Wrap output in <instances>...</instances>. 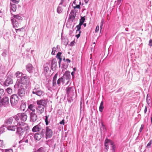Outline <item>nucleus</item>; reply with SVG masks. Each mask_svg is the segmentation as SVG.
<instances>
[{
  "label": "nucleus",
  "instance_id": "9d476101",
  "mask_svg": "<svg viewBox=\"0 0 152 152\" xmlns=\"http://www.w3.org/2000/svg\"><path fill=\"white\" fill-rule=\"evenodd\" d=\"M20 88L18 90V94L20 96H23L25 93V89L27 88H26L25 87H22L19 88Z\"/></svg>",
  "mask_w": 152,
  "mask_h": 152
},
{
  "label": "nucleus",
  "instance_id": "6ab92c4d",
  "mask_svg": "<svg viewBox=\"0 0 152 152\" xmlns=\"http://www.w3.org/2000/svg\"><path fill=\"white\" fill-rule=\"evenodd\" d=\"M34 69L32 65L29 64L26 66V69L29 73H32Z\"/></svg>",
  "mask_w": 152,
  "mask_h": 152
},
{
  "label": "nucleus",
  "instance_id": "603ef678",
  "mask_svg": "<svg viewBox=\"0 0 152 152\" xmlns=\"http://www.w3.org/2000/svg\"><path fill=\"white\" fill-rule=\"evenodd\" d=\"M56 80H53V86H54L56 85Z\"/></svg>",
  "mask_w": 152,
  "mask_h": 152
},
{
  "label": "nucleus",
  "instance_id": "4d7b16f0",
  "mask_svg": "<svg viewBox=\"0 0 152 152\" xmlns=\"http://www.w3.org/2000/svg\"><path fill=\"white\" fill-rule=\"evenodd\" d=\"M23 29V28H22L20 29H16V32H17L18 31H21V30Z\"/></svg>",
  "mask_w": 152,
  "mask_h": 152
},
{
  "label": "nucleus",
  "instance_id": "cd10ccee",
  "mask_svg": "<svg viewBox=\"0 0 152 152\" xmlns=\"http://www.w3.org/2000/svg\"><path fill=\"white\" fill-rule=\"evenodd\" d=\"M22 73L20 72L19 71H18L16 72L15 75L17 78H19L20 77H21L22 76Z\"/></svg>",
  "mask_w": 152,
  "mask_h": 152
},
{
  "label": "nucleus",
  "instance_id": "052dcab7",
  "mask_svg": "<svg viewBox=\"0 0 152 152\" xmlns=\"http://www.w3.org/2000/svg\"><path fill=\"white\" fill-rule=\"evenodd\" d=\"M66 61H67L68 63H70L71 62L70 60L69 59H66Z\"/></svg>",
  "mask_w": 152,
  "mask_h": 152
},
{
  "label": "nucleus",
  "instance_id": "ddd939ff",
  "mask_svg": "<svg viewBox=\"0 0 152 152\" xmlns=\"http://www.w3.org/2000/svg\"><path fill=\"white\" fill-rule=\"evenodd\" d=\"M30 118L32 121L35 122L37 119V117L36 114L33 112L30 113Z\"/></svg>",
  "mask_w": 152,
  "mask_h": 152
},
{
  "label": "nucleus",
  "instance_id": "c9c22d12",
  "mask_svg": "<svg viewBox=\"0 0 152 152\" xmlns=\"http://www.w3.org/2000/svg\"><path fill=\"white\" fill-rule=\"evenodd\" d=\"M66 0H61V2L60 3L59 5L63 4V6H65V1Z\"/></svg>",
  "mask_w": 152,
  "mask_h": 152
},
{
  "label": "nucleus",
  "instance_id": "dca6fc26",
  "mask_svg": "<svg viewBox=\"0 0 152 152\" xmlns=\"http://www.w3.org/2000/svg\"><path fill=\"white\" fill-rule=\"evenodd\" d=\"M25 131V129L23 128L18 127L17 128V132L20 135H23Z\"/></svg>",
  "mask_w": 152,
  "mask_h": 152
},
{
  "label": "nucleus",
  "instance_id": "2eb2a0df",
  "mask_svg": "<svg viewBox=\"0 0 152 152\" xmlns=\"http://www.w3.org/2000/svg\"><path fill=\"white\" fill-rule=\"evenodd\" d=\"M44 134V133H42V132H41V133H36L34 134V138L35 140H39L43 137Z\"/></svg>",
  "mask_w": 152,
  "mask_h": 152
},
{
  "label": "nucleus",
  "instance_id": "f3484780",
  "mask_svg": "<svg viewBox=\"0 0 152 152\" xmlns=\"http://www.w3.org/2000/svg\"><path fill=\"white\" fill-rule=\"evenodd\" d=\"M81 26L79 24L77 25L76 26L77 28V30L76 31V33L77 34L78 33V34L76 35L75 36L77 37V38L78 39L79 38V37L80 36V34L81 32V31L80 30V29L81 28Z\"/></svg>",
  "mask_w": 152,
  "mask_h": 152
},
{
  "label": "nucleus",
  "instance_id": "72a5a7b5",
  "mask_svg": "<svg viewBox=\"0 0 152 152\" xmlns=\"http://www.w3.org/2000/svg\"><path fill=\"white\" fill-rule=\"evenodd\" d=\"M62 8L60 7V5L58 7L57 9V12L58 13H61L62 12Z\"/></svg>",
  "mask_w": 152,
  "mask_h": 152
},
{
  "label": "nucleus",
  "instance_id": "79ce46f5",
  "mask_svg": "<svg viewBox=\"0 0 152 152\" xmlns=\"http://www.w3.org/2000/svg\"><path fill=\"white\" fill-rule=\"evenodd\" d=\"M4 145H3V141H0V149H1L2 148L3 146Z\"/></svg>",
  "mask_w": 152,
  "mask_h": 152
},
{
  "label": "nucleus",
  "instance_id": "aec40b11",
  "mask_svg": "<svg viewBox=\"0 0 152 152\" xmlns=\"http://www.w3.org/2000/svg\"><path fill=\"white\" fill-rule=\"evenodd\" d=\"M21 119L23 121H26L27 118V115L25 113H20Z\"/></svg>",
  "mask_w": 152,
  "mask_h": 152
},
{
  "label": "nucleus",
  "instance_id": "20e7f679",
  "mask_svg": "<svg viewBox=\"0 0 152 152\" xmlns=\"http://www.w3.org/2000/svg\"><path fill=\"white\" fill-rule=\"evenodd\" d=\"M32 93L40 97L43 96L44 94V92L42 91L39 90L38 87H36L33 89Z\"/></svg>",
  "mask_w": 152,
  "mask_h": 152
},
{
  "label": "nucleus",
  "instance_id": "b1692460",
  "mask_svg": "<svg viewBox=\"0 0 152 152\" xmlns=\"http://www.w3.org/2000/svg\"><path fill=\"white\" fill-rule=\"evenodd\" d=\"M16 129V125L15 126H8L7 128V129L9 130H11L12 131H14Z\"/></svg>",
  "mask_w": 152,
  "mask_h": 152
},
{
  "label": "nucleus",
  "instance_id": "8fccbe9b",
  "mask_svg": "<svg viewBox=\"0 0 152 152\" xmlns=\"http://www.w3.org/2000/svg\"><path fill=\"white\" fill-rule=\"evenodd\" d=\"M11 1L12 2L16 3H18L19 1L20 0H11Z\"/></svg>",
  "mask_w": 152,
  "mask_h": 152
},
{
  "label": "nucleus",
  "instance_id": "393cba45",
  "mask_svg": "<svg viewBox=\"0 0 152 152\" xmlns=\"http://www.w3.org/2000/svg\"><path fill=\"white\" fill-rule=\"evenodd\" d=\"M28 108L33 112H34L35 111L34 106L33 104H30L28 107Z\"/></svg>",
  "mask_w": 152,
  "mask_h": 152
},
{
  "label": "nucleus",
  "instance_id": "a878e982",
  "mask_svg": "<svg viewBox=\"0 0 152 152\" xmlns=\"http://www.w3.org/2000/svg\"><path fill=\"white\" fill-rule=\"evenodd\" d=\"M57 61L56 59H53L52 63L51 66L52 67H55L56 66Z\"/></svg>",
  "mask_w": 152,
  "mask_h": 152
},
{
  "label": "nucleus",
  "instance_id": "864d4df0",
  "mask_svg": "<svg viewBox=\"0 0 152 152\" xmlns=\"http://www.w3.org/2000/svg\"><path fill=\"white\" fill-rule=\"evenodd\" d=\"M25 139H23L22 140H20L19 142V143H23L24 142H25Z\"/></svg>",
  "mask_w": 152,
  "mask_h": 152
},
{
  "label": "nucleus",
  "instance_id": "1a4fd4ad",
  "mask_svg": "<svg viewBox=\"0 0 152 152\" xmlns=\"http://www.w3.org/2000/svg\"><path fill=\"white\" fill-rule=\"evenodd\" d=\"M45 106H43L38 105L37 108V112L39 115L41 114L44 112V107Z\"/></svg>",
  "mask_w": 152,
  "mask_h": 152
},
{
  "label": "nucleus",
  "instance_id": "a18cd8bd",
  "mask_svg": "<svg viewBox=\"0 0 152 152\" xmlns=\"http://www.w3.org/2000/svg\"><path fill=\"white\" fill-rule=\"evenodd\" d=\"M99 30V26H97L96 27L95 30V32H98Z\"/></svg>",
  "mask_w": 152,
  "mask_h": 152
},
{
  "label": "nucleus",
  "instance_id": "de8ad7c7",
  "mask_svg": "<svg viewBox=\"0 0 152 152\" xmlns=\"http://www.w3.org/2000/svg\"><path fill=\"white\" fill-rule=\"evenodd\" d=\"M149 45L151 47L152 46V40L151 39L149 42Z\"/></svg>",
  "mask_w": 152,
  "mask_h": 152
},
{
  "label": "nucleus",
  "instance_id": "680f3d73",
  "mask_svg": "<svg viewBox=\"0 0 152 152\" xmlns=\"http://www.w3.org/2000/svg\"><path fill=\"white\" fill-rule=\"evenodd\" d=\"M55 51H54L53 49V50L52 52V54L53 55H55Z\"/></svg>",
  "mask_w": 152,
  "mask_h": 152
},
{
  "label": "nucleus",
  "instance_id": "c756f323",
  "mask_svg": "<svg viewBox=\"0 0 152 152\" xmlns=\"http://www.w3.org/2000/svg\"><path fill=\"white\" fill-rule=\"evenodd\" d=\"M104 108L103 106V102L102 101L99 107V110L100 112H102Z\"/></svg>",
  "mask_w": 152,
  "mask_h": 152
},
{
  "label": "nucleus",
  "instance_id": "37998d69",
  "mask_svg": "<svg viewBox=\"0 0 152 152\" xmlns=\"http://www.w3.org/2000/svg\"><path fill=\"white\" fill-rule=\"evenodd\" d=\"M5 152H13V151L12 149H7L5 150Z\"/></svg>",
  "mask_w": 152,
  "mask_h": 152
},
{
  "label": "nucleus",
  "instance_id": "774afa93",
  "mask_svg": "<svg viewBox=\"0 0 152 152\" xmlns=\"http://www.w3.org/2000/svg\"><path fill=\"white\" fill-rule=\"evenodd\" d=\"M83 25L84 27H86V23H83Z\"/></svg>",
  "mask_w": 152,
  "mask_h": 152
},
{
  "label": "nucleus",
  "instance_id": "0e129e2a",
  "mask_svg": "<svg viewBox=\"0 0 152 152\" xmlns=\"http://www.w3.org/2000/svg\"><path fill=\"white\" fill-rule=\"evenodd\" d=\"M71 74L72 75V76L73 77H74V74H75V72H72L71 73Z\"/></svg>",
  "mask_w": 152,
  "mask_h": 152
},
{
  "label": "nucleus",
  "instance_id": "f704fd0d",
  "mask_svg": "<svg viewBox=\"0 0 152 152\" xmlns=\"http://www.w3.org/2000/svg\"><path fill=\"white\" fill-rule=\"evenodd\" d=\"M37 152H45V151L44 148H40L37 151Z\"/></svg>",
  "mask_w": 152,
  "mask_h": 152
},
{
  "label": "nucleus",
  "instance_id": "423d86ee",
  "mask_svg": "<svg viewBox=\"0 0 152 152\" xmlns=\"http://www.w3.org/2000/svg\"><path fill=\"white\" fill-rule=\"evenodd\" d=\"M53 133L52 130L50 127H46L45 132L46 138L47 139L51 137L52 136Z\"/></svg>",
  "mask_w": 152,
  "mask_h": 152
},
{
  "label": "nucleus",
  "instance_id": "6e6d98bb",
  "mask_svg": "<svg viewBox=\"0 0 152 152\" xmlns=\"http://www.w3.org/2000/svg\"><path fill=\"white\" fill-rule=\"evenodd\" d=\"M3 14L2 13L1 10H0V18H3Z\"/></svg>",
  "mask_w": 152,
  "mask_h": 152
},
{
  "label": "nucleus",
  "instance_id": "f8f14e48",
  "mask_svg": "<svg viewBox=\"0 0 152 152\" xmlns=\"http://www.w3.org/2000/svg\"><path fill=\"white\" fill-rule=\"evenodd\" d=\"M13 81L12 79L8 77H7V79L4 83V84L6 86H8L10 84H12Z\"/></svg>",
  "mask_w": 152,
  "mask_h": 152
},
{
  "label": "nucleus",
  "instance_id": "5fc2aeb1",
  "mask_svg": "<svg viewBox=\"0 0 152 152\" xmlns=\"http://www.w3.org/2000/svg\"><path fill=\"white\" fill-rule=\"evenodd\" d=\"M143 128V125H141V127L140 128V132H141L142 131V129Z\"/></svg>",
  "mask_w": 152,
  "mask_h": 152
},
{
  "label": "nucleus",
  "instance_id": "58836bf2",
  "mask_svg": "<svg viewBox=\"0 0 152 152\" xmlns=\"http://www.w3.org/2000/svg\"><path fill=\"white\" fill-rule=\"evenodd\" d=\"M13 17L14 18L18 19H21V17L18 15H14Z\"/></svg>",
  "mask_w": 152,
  "mask_h": 152
},
{
  "label": "nucleus",
  "instance_id": "a19ab883",
  "mask_svg": "<svg viewBox=\"0 0 152 152\" xmlns=\"http://www.w3.org/2000/svg\"><path fill=\"white\" fill-rule=\"evenodd\" d=\"M80 20V21L79 25L81 26L83 24L85 20Z\"/></svg>",
  "mask_w": 152,
  "mask_h": 152
},
{
  "label": "nucleus",
  "instance_id": "09e8293b",
  "mask_svg": "<svg viewBox=\"0 0 152 152\" xmlns=\"http://www.w3.org/2000/svg\"><path fill=\"white\" fill-rule=\"evenodd\" d=\"M65 121L64 119H63L62 120V121H60L59 123L60 124H63V125H64V122Z\"/></svg>",
  "mask_w": 152,
  "mask_h": 152
},
{
  "label": "nucleus",
  "instance_id": "c03bdc74",
  "mask_svg": "<svg viewBox=\"0 0 152 152\" xmlns=\"http://www.w3.org/2000/svg\"><path fill=\"white\" fill-rule=\"evenodd\" d=\"M45 121L46 123V124L47 125L48 124V117L47 116H45Z\"/></svg>",
  "mask_w": 152,
  "mask_h": 152
},
{
  "label": "nucleus",
  "instance_id": "bf43d9fd",
  "mask_svg": "<svg viewBox=\"0 0 152 152\" xmlns=\"http://www.w3.org/2000/svg\"><path fill=\"white\" fill-rule=\"evenodd\" d=\"M147 111V108L146 107H145V108L144 110V112L145 113Z\"/></svg>",
  "mask_w": 152,
  "mask_h": 152
},
{
  "label": "nucleus",
  "instance_id": "412c9836",
  "mask_svg": "<svg viewBox=\"0 0 152 152\" xmlns=\"http://www.w3.org/2000/svg\"><path fill=\"white\" fill-rule=\"evenodd\" d=\"M10 11L15 12L16 9V5L15 4L10 3Z\"/></svg>",
  "mask_w": 152,
  "mask_h": 152
},
{
  "label": "nucleus",
  "instance_id": "39448f33",
  "mask_svg": "<svg viewBox=\"0 0 152 152\" xmlns=\"http://www.w3.org/2000/svg\"><path fill=\"white\" fill-rule=\"evenodd\" d=\"M112 145V147L113 150L114 149V145L113 142L110 140L108 139H106L105 140L104 145L105 146V148L107 150L108 148V145Z\"/></svg>",
  "mask_w": 152,
  "mask_h": 152
},
{
  "label": "nucleus",
  "instance_id": "9b49d317",
  "mask_svg": "<svg viewBox=\"0 0 152 152\" xmlns=\"http://www.w3.org/2000/svg\"><path fill=\"white\" fill-rule=\"evenodd\" d=\"M72 7L73 8V10L75 11L76 12H79L81 9L80 6L79 4H72Z\"/></svg>",
  "mask_w": 152,
  "mask_h": 152
},
{
  "label": "nucleus",
  "instance_id": "4468645a",
  "mask_svg": "<svg viewBox=\"0 0 152 152\" xmlns=\"http://www.w3.org/2000/svg\"><path fill=\"white\" fill-rule=\"evenodd\" d=\"M66 79L62 76L58 80L57 84L59 86H60V83L61 82L63 84L66 85L67 83H66Z\"/></svg>",
  "mask_w": 152,
  "mask_h": 152
},
{
  "label": "nucleus",
  "instance_id": "a211bd4d",
  "mask_svg": "<svg viewBox=\"0 0 152 152\" xmlns=\"http://www.w3.org/2000/svg\"><path fill=\"white\" fill-rule=\"evenodd\" d=\"M75 11L72 10L70 12L69 15V19H74L75 18L76 15V13Z\"/></svg>",
  "mask_w": 152,
  "mask_h": 152
},
{
  "label": "nucleus",
  "instance_id": "338daca9",
  "mask_svg": "<svg viewBox=\"0 0 152 152\" xmlns=\"http://www.w3.org/2000/svg\"><path fill=\"white\" fill-rule=\"evenodd\" d=\"M85 16L81 17V19H85Z\"/></svg>",
  "mask_w": 152,
  "mask_h": 152
},
{
  "label": "nucleus",
  "instance_id": "f03ea898",
  "mask_svg": "<svg viewBox=\"0 0 152 152\" xmlns=\"http://www.w3.org/2000/svg\"><path fill=\"white\" fill-rule=\"evenodd\" d=\"M18 86L19 88L25 87L27 88L28 85L27 84V79L26 77H22L21 79L18 81Z\"/></svg>",
  "mask_w": 152,
  "mask_h": 152
},
{
  "label": "nucleus",
  "instance_id": "7c9ffc66",
  "mask_svg": "<svg viewBox=\"0 0 152 152\" xmlns=\"http://www.w3.org/2000/svg\"><path fill=\"white\" fill-rule=\"evenodd\" d=\"M26 105L25 104H22L20 105V108L21 110L23 111L25 110Z\"/></svg>",
  "mask_w": 152,
  "mask_h": 152
},
{
  "label": "nucleus",
  "instance_id": "e2e57ef3",
  "mask_svg": "<svg viewBox=\"0 0 152 152\" xmlns=\"http://www.w3.org/2000/svg\"><path fill=\"white\" fill-rule=\"evenodd\" d=\"M58 59L59 60V61L58 63H59V66H60V63L61 61L62 58H60V59Z\"/></svg>",
  "mask_w": 152,
  "mask_h": 152
},
{
  "label": "nucleus",
  "instance_id": "c85d7f7f",
  "mask_svg": "<svg viewBox=\"0 0 152 152\" xmlns=\"http://www.w3.org/2000/svg\"><path fill=\"white\" fill-rule=\"evenodd\" d=\"M73 4L80 5L81 4V1L80 0H75L72 3Z\"/></svg>",
  "mask_w": 152,
  "mask_h": 152
},
{
  "label": "nucleus",
  "instance_id": "4be33fe9",
  "mask_svg": "<svg viewBox=\"0 0 152 152\" xmlns=\"http://www.w3.org/2000/svg\"><path fill=\"white\" fill-rule=\"evenodd\" d=\"M13 117H11L7 119L5 121L6 124L9 125L11 124L13 121Z\"/></svg>",
  "mask_w": 152,
  "mask_h": 152
},
{
  "label": "nucleus",
  "instance_id": "69168bd1",
  "mask_svg": "<svg viewBox=\"0 0 152 152\" xmlns=\"http://www.w3.org/2000/svg\"><path fill=\"white\" fill-rule=\"evenodd\" d=\"M25 142L26 143H28V139H25Z\"/></svg>",
  "mask_w": 152,
  "mask_h": 152
},
{
  "label": "nucleus",
  "instance_id": "4c0bfd02",
  "mask_svg": "<svg viewBox=\"0 0 152 152\" xmlns=\"http://www.w3.org/2000/svg\"><path fill=\"white\" fill-rule=\"evenodd\" d=\"M122 0H118L117 1H115V4L116 5H119L121 2Z\"/></svg>",
  "mask_w": 152,
  "mask_h": 152
},
{
  "label": "nucleus",
  "instance_id": "ea45409f",
  "mask_svg": "<svg viewBox=\"0 0 152 152\" xmlns=\"http://www.w3.org/2000/svg\"><path fill=\"white\" fill-rule=\"evenodd\" d=\"M61 53L59 52L56 55V57L60 59V58H61Z\"/></svg>",
  "mask_w": 152,
  "mask_h": 152
},
{
  "label": "nucleus",
  "instance_id": "13d9d810",
  "mask_svg": "<svg viewBox=\"0 0 152 152\" xmlns=\"http://www.w3.org/2000/svg\"><path fill=\"white\" fill-rule=\"evenodd\" d=\"M19 125L20 126H23L24 125V123H21V124H20V123H18Z\"/></svg>",
  "mask_w": 152,
  "mask_h": 152
},
{
  "label": "nucleus",
  "instance_id": "5701e85b",
  "mask_svg": "<svg viewBox=\"0 0 152 152\" xmlns=\"http://www.w3.org/2000/svg\"><path fill=\"white\" fill-rule=\"evenodd\" d=\"M13 118H14L15 120L18 122L20 118V113L17 114L13 117Z\"/></svg>",
  "mask_w": 152,
  "mask_h": 152
},
{
  "label": "nucleus",
  "instance_id": "6e6552de",
  "mask_svg": "<svg viewBox=\"0 0 152 152\" xmlns=\"http://www.w3.org/2000/svg\"><path fill=\"white\" fill-rule=\"evenodd\" d=\"M37 103L38 105L45 106L47 104V102L44 99H42L39 100H37Z\"/></svg>",
  "mask_w": 152,
  "mask_h": 152
},
{
  "label": "nucleus",
  "instance_id": "e433bc0d",
  "mask_svg": "<svg viewBox=\"0 0 152 152\" xmlns=\"http://www.w3.org/2000/svg\"><path fill=\"white\" fill-rule=\"evenodd\" d=\"M72 88L71 87H69L66 89V93L67 94H69Z\"/></svg>",
  "mask_w": 152,
  "mask_h": 152
},
{
  "label": "nucleus",
  "instance_id": "7ed1b4c3",
  "mask_svg": "<svg viewBox=\"0 0 152 152\" xmlns=\"http://www.w3.org/2000/svg\"><path fill=\"white\" fill-rule=\"evenodd\" d=\"M19 100L18 96L15 94H13L11 97L10 101L12 105H15L17 104Z\"/></svg>",
  "mask_w": 152,
  "mask_h": 152
},
{
  "label": "nucleus",
  "instance_id": "3c124183",
  "mask_svg": "<svg viewBox=\"0 0 152 152\" xmlns=\"http://www.w3.org/2000/svg\"><path fill=\"white\" fill-rule=\"evenodd\" d=\"M57 76V74H56L53 77V80H56V78Z\"/></svg>",
  "mask_w": 152,
  "mask_h": 152
},
{
  "label": "nucleus",
  "instance_id": "bb28decb",
  "mask_svg": "<svg viewBox=\"0 0 152 152\" xmlns=\"http://www.w3.org/2000/svg\"><path fill=\"white\" fill-rule=\"evenodd\" d=\"M12 20V22L13 26L14 27H18V26L19 24L18 21L16 20Z\"/></svg>",
  "mask_w": 152,
  "mask_h": 152
},
{
  "label": "nucleus",
  "instance_id": "473e14b6",
  "mask_svg": "<svg viewBox=\"0 0 152 152\" xmlns=\"http://www.w3.org/2000/svg\"><path fill=\"white\" fill-rule=\"evenodd\" d=\"M152 144V140H150L149 142L147 144V145L146 146V147L147 148H151V145Z\"/></svg>",
  "mask_w": 152,
  "mask_h": 152
},
{
  "label": "nucleus",
  "instance_id": "2f4dec72",
  "mask_svg": "<svg viewBox=\"0 0 152 152\" xmlns=\"http://www.w3.org/2000/svg\"><path fill=\"white\" fill-rule=\"evenodd\" d=\"M7 92L9 94H11L12 93V91L11 88H7L6 89Z\"/></svg>",
  "mask_w": 152,
  "mask_h": 152
},
{
  "label": "nucleus",
  "instance_id": "49530a36",
  "mask_svg": "<svg viewBox=\"0 0 152 152\" xmlns=\"http://www.w3.org/2000/svg\"><path fill=\"white\" fill-rule=\"evenodd\" d=\"M104 21L103 20H102L101 22L100 23V31H101V29L102 28V27L103 26V23Z\"/></svg>",
  "mask_w": 152,
  "mask_h": 152
},
{
  "label": "nucleus",
  "instance_id": "f257e3e1",
  "mask_svg": "<svg viewBox=\"0 0 152 152\" xmlns=\"http://www.w3.org/2000/svg\"><path fill=\"white\" fill-rule=\"evenodd\" d=\"M44 128V125L40 123L37 125L34 126L33 128L32 131L34 132H35L41 131V132H42V133H44L45 132Z\"/></svg>",
  "mask_w": 152,
  "mask_h": 152
},
{
  "label": "nucleus",
  "instance_id": "0eeeda50",
  "mask_svg": "<svg viewBox=\"0 0 152 152\" xmlns=\"http://www.w3.org/2000/svg\"><path fill=\"white\" fill-rule=\"evenodd\" d=\"M63 77L66 81V83H68L69 80L70 79V72L69 71H66L64 74Z\"/></svg>",
  "mask_w": 152,
  "mask_h": 152
}]
</instances>
